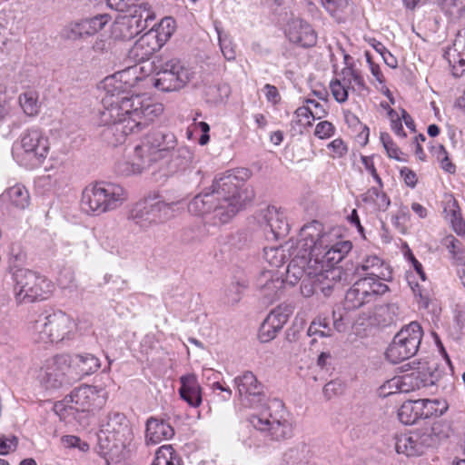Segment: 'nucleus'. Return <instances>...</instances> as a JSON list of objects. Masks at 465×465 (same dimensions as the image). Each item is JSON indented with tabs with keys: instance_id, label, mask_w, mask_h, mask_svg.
Wrapping results in <instances>:
<instances>
[{
	"instance_id": "nucleus-1",
	"label": "nucleus",
	"mask_w": 465,
	"mask_h": 465,
	"mask_svg": "<svg viewBox=\"0 0 465 465\" xmlns=\"http://www.w3.org/2000/svg\"><path fill=\"white\" fill-rule=\"evenodd\" d=\"M116 74L104 79L107 94L103 98L100 123L106 125L102 136L112 146L124 143L130 134H137L152 124L163 112L162 104L153 102L145 94L120 96L122 85L114 86Z\"/></svg>"
},
{
	"instance_id": "nucleus-2",
	"label": "nucleus",
	"mask_w": 465,
	"mask_h": 465,
	"mask_svg": "<svg viewBox=\"0 0 465 465\" xmlns=\"http://www.w3.org/2000/svg\"><path fill=\"white\" fill-rule=\"evenodd\" d=\"M243 186V179L228 171L216 177L210 188L195 195L188 211L198 216L212 214L215 223H227L254 198L253 191Z\"/></svg>"
},
{
	"instance_id": "nucleus-3",
	"label": "nucleus",
	"mask_w": 465,
	"mask_h": 465,
	"mask_svg": "<svg viewBox=\"0 0 465 465\" xmlns=\"http://www.w3.org/2000/svg\"><path fill=\"white\" fill-rule=\"evenodd\" d=\"M133 432L125 415L119 411H110L100 420L98 432L99 452L106 460H119Z\"/></svg>"
},
{
	"instance_id": "nucleus-4",
	"label": "nucleus",
	"mask_w": 465,
	"mask_h": 465,
	"mask_svg": "<svg viewBox=\"0 0 465 465\" xmlns=\"http://www.w3.org/2000/svg\"><path fill=\"white\" fill-rule=\"evenodd\" d=\"M127 200L121 185L99 182L86 186L82 193V208L88 213L99 215L119 208Z\"/></svg>"
},
{
	"instance_id": "nucleus-5",
	"label": "nucleus",
	"mask_w": 465,
	"mask_h": 465,
	"mask_svg": "<svg viewBox=\"0 0 465 465\" xmlns=\"http://www.w3.org/2000/svg\"><path fill=\"white\" fill-rule=\"evenodd\" d=\"M107 392L103 388L81 385L74 388L64 400L54 404V410L60 418H76L80 412L101 409L106 402Z\"/></svg>"
},
{
	"instance_id": "nucleus-6",
	"label": "nucleus",
	"mask_w": 465,
	"mask_h": 465,
	"mask_svg": "<svg viewBox=\"0 0 465 465\" xmlns=\"http://www.w3.org/2000/svg\"><path fill=\"white\" fill-rule=\"evenodd\" d=\"M174 202L166 203L159 194L148 195L136 203L128 214V219L146 231L164 223L173 217Z\"/></svg>"
},
{
	"instance_id": "nucleus-7",
	"label": "nucleus",
	"mask_w": 465,
	"mask_h": 465,
	"mask_svg": "<svg viewBox=\"0 0 465 465\" xmlns=\"http://www.w3.org/2000/svg\"><path fill=\"white\" fill-rule=\"evenodd\" d=\"M15 295L18 303L45 300L53 292L52 282L45 276L28 269L19 268L13 272Z\"/></svg>"
},
{
	"instance_id": "nucleus-8",
	"label": "nucleus",
	"mask_w": 465,
	"mask_h": 465,
	"mask_svg": "<svg viewBox=\"0 0 465 465\" xmlns=\"http://www.w3.org/2000/svg\"><path fill=\"white\" fill-rule=\"evenodd\" d=\"M176 145L177 140L173 133L153 130L144 137L142 144L135 146L134 157L138 160L135 164L144 169L164 158Z\"/></svg>"
},
{
	"instance_id": "nucleus-9",
	"label": "nucleus",
	"mask_w": 465,
	"mask_h": 465,
	"mask_svg": "<svg viewBox=\"0 0 465 465\" xmlns=\"http://www.w3.org/2000/svg\"><path fill=\"white\" fill-rule=\"evenodd\" d=\"M326 248L322 256V292L328 296L343 278L344 272L339 263L351 252L352 243L348 240H340Z\"/></svg>"
},
{
	"instance_id": "nucleus-10",
	"label": "nucleus",
	"mask_w": 465,
	"mask_h": 465,
	"mask_svg": "<svg viewBox=\"0 0 465 465\" xmlns=\"http://www.w3.org/2000/svg\"><path fill=\"white\" fill-rule=\"evenodd\" d=\"M423 331L417 322L402 327L394 336L386 351V358L393 364H397L414 356L420 347Z\"/></svg>"
},
{
	"instance_id": "nucleus-11",
	"label": "nucleus",
	"mask_w": 465,
	"mask_h": 465,
	"mask_svg": "<svg viewBox=\"0 0 465 465\" xmlns=\"http://www.w3.org/2000/svg\"><path fill=\"white\" fill-rule=\"evenodd\" d=\"M74 327L72 319L64 312L57 311L39 315L34 322L32 330L37 335V341L57 342L67 337Z\"/></svg>"
},
{
	"instance_id": "nucleus-12",
	"label": "nucleus",
	"mask_w": 465,
	"mask_h": 465,
	"mask_svg": "<svg viewBox=\"0 0 465 465\" xmlns=\"http://www.w3.org/2000/svg\"><path fill=\"white\" fill-rule=\"evenodd\" d=\"M153 77V86L162 92H173L183 88L193 73L178 58L163 62Z\"/></svg>"
},
{
	"instance_id": "nucleus-13",
	"label": "nucleus",
	"mask_w": 465,
	"mask_h": 465,
	"mask_svg": "<svg viewBox=\"0 0 465 465\" xmlns=\"http://www.w3.org/2000/svg\"><path fill=\"white\" fill-rule=\"evenodd\" d=\"M437 441V435L429 428L397 433L393 437L396 452L409 458L423 455L430 448L434 447Z\"/></svg>"
},
{
	"instance_id": "nucleus-14",
	"label": "nucleus",
	"mask_w": 465,
	"mask_h": 465,
	"mask_svg": "<svg viewBox=\"0 0 465 465\" xmlns=\"http://www.w3.org/2000/svg\"><path fill=\"white\" fill-rule=\"evenodd\" d=\"M388 291L389 287L384 282L371 281V278H361L347 291L344 310L353 311L374 302Z\"/></svg>"
},
{
	"instance_id": "nucleus-15",
	"label": "nucleus",
	"mask_w": 465,
	"mask_h": 465,
	"mask_svg": "<svg viewBox=\"0 0 465 465\" xmlns=\"http://www.w3.org/2000/svg\"><path fill=\"white\" fill-rule=\"evenodd\" d=\"M155 18L153 13L145 5L136 7L135 11L118 19L114 26L112 34L115 39L129 41L134 39L148 26L149 21Z\"/></svg>"
},
{
	"instance_id": "nucleus-16",
	"label": "nucleus",
	"mask_w": 465,
	"mask_h": 465,
	"mask_svg": "<svg viewBox=\"0 0 465 465\" xmlns=\"http://www.w3.org/2000/svg\"><path fill=\"white\" fill-rule=\"evenodd\" d=\"M20 145L23 154L28 159V165L35 167L42 163L49 152L48 138L37 128H31L22 134Z\"/></svg>"
},
{
	"instance_id": "nucleus-17",
	"label": "nucleus",
	"mask_w": 465,
	"mask_h": 465,
	"mask_svg": "<svg viewBox=\"0 0 465 465\" xmlns=\"http://www.w3.org/2000/svg\"><path fill=\"white\" fill-rule=\"evenodd\" d=\"M260 224L267 240H280L290 232L285 214L275 206H268L262 212Z\"/></svg>"
},
{
	"instance_id": "nucleus-18",
	"label": "nucleus",
	"mask_w": 465,
	"mask_h": 465,
	"mask_svg": "<svg viewBox=\"0 0 465 465\" xmlns=\"http://www.w3.org/2000/svg\"><path fill=\"white\" fill-rule=\"evenodd\" d=\"M320 223L318 220L305 223L301 229V239L295 246L302 259L320 258Z\"/></svg>"
},
{
	"instance_id": "nucleus-19",
	"label": "nucleus",
	"mask_w": 465,
	"mask_h": 465,
	"mask_svg": "<svg viewBox=\"0 0 465 465\" xmlns=\"http://www.w3.org/2000/svg\"><path fill=\"white\" fill-rule=\"evenodd\" d=\"M357 274L362 278H371L374 282H386L392 278L390 266L377 255H367L355 267Z\"/></svg>"
},
{
	"instance_id": "nucleus-20",
	"label": "nucleus",
	"mask_w": 465,
	"mask_h": 465,
	"mask_svg": "<svg viewBox=\"0 0 465 465\" xmlns=\"http://www.w3.org/2000/svg\"><path fill=\"white\" fill-rule=\"evenodd\" d=\"M70 369L68 360L65 356H55L47 361L42 382L46 389H58L65 382V373Z\"/></svg>"
},
{
	"instance_id": "nucleus-21",
	"label": "nucleus",
	"mask_w": 465,
	"mask_h": 465,
	"mask_svg": "<svg viewBox=\"0 0 465 465\" xmlns=\"http://www.w3.org/2000/svg\"><path fill=\"white\" fill-rule=\"evenodd\" d=\"M285 34L291 42L302 47H311L317 43V33L308 23L300 19L288 22Z\"/></svg>"
},
{
	"instance_id": "nucleus-22",
	"label": "nucleus",
	"mask_w": 465,
	"mask_h": 465,
	"mask_svg": "<svg viewBox=\"0 0 465 465\" xmlns=\"http://www.w3.org/2000/svg\"><path fill=\"white\" fill-rule=\"evenodd\" d=\"M443 56L452 67L453 75L460 77L465 72V29L457 33L452 45L447 47Z\"/></svg>"
},
{
	"instance_id": "nucleus-23",
	"label": "nucleus",
	"mask_w": 465,
	"mask_h": 465,
	"mask_svg": "<svg viewBox=\"0 0 465 465\" xmlns=\"http://www.w3.org/2000/svg\"><path fill=\"white\" fill-rule=\"evenodd\" d=\"M110 19L111 16L109 15L101 14L73 23L69 28L68 37L75 40L94 35L102 30Z\"/></svg>"
},
{
	"instance_id": "nucleus-24",
	"label": "nucleus",
	"mask_w": 465,
	"mask_h": 465,
	"mask_svg": "<svg viewBox=\"0 0 465 465\" xmlns=\"http://www.w3.org/2000/svg\"><path fill=\"white\" fill-rule=\"evenodd\" d=\"M286 411L282 401L274 399L269 402L268 409L260 415H252L250 422L257 430H264L272 424V420H286Z\"/></svg>"
},
{
	"instance_id": "nucleus-25",
	"label": "nucleus",
	"mask_w": 465,
	"mask_h": 465,
	"mask_svg": "<svg viewBox=\"0 0 465 465\" xmlns=\"http://www.w3.org/2000/svg\"><path fill=\"white\" fill-rule=\"evenodd\" d=\"M284 283V280L280 276H275L272 271L262 272L256 281L257 287L263 296L271 302L279 298Z\"/></svg>"
},
{
	"instance_id": "nucleus-26",
	"label": "nucleus",
	"mask_w": 465,
	"mask_h": 465,
	"mask_svg": "<svg viewBox=\"0 0 465 465\" xmlns=\"http://www.w3.org/2000/svg\"><path fill=\"white\" fill-rule=\"evenodd\" d=\"M234 384L241 399L250 400L252 397L253 399L258 398V401H261L262 385L252 371H246L242 375L234 378Z\"/></svg>"
},
{
	"instance_id": "nucleus-27",
	"label": "nucleus",
	"mask_w": 465,
	"mask_h": 465,
	"mask_svg": "<svg viewBox=\"0 0 465 465\" xmlns=\"http://www.w3.org/2000/svg\"><path fill=\"white\" fill-rule=\"evenodd\" d=\"M174 435L173 428L163 420L150 417L146 421L145 440L147 444H157Z\"/></svg>"
},
{
	"instance_id": "nucleus-28",
	"label": "nucleus",
	"mask_w": 465,
	"mask_h": 465,
	"mask_svg": "<svg viewBox=\"0 0 465 465\" xmlns=\"http://www.w3.org/2000/svg\"><path fill=\"white\" fill-rule=\"evenodd\" d=\"M411 372L419 390L436 385L441 375L435 361L419 362Z\"/></svg>"
},
{
	"instance_id": "nucleus-29",
	"label": "nucleus",
	"mask_w": 465,
	"mask_h": 465,
	"mask_svg": "<svg viewBox=\"0 0 465 465\" xmlns=\"http://www.w3.org/2000/svg\"><path fill=\"white\" fill-rule=\"evenodd\" d=\"M163 46V45L158 41L157 35L149 30L135 42L131 54L137 60L143 61L149 59L153 53L160 50Z\"/></svg>"
},
{
	"instance_id": "nucleus-30",
	"label": "nucleus",
	"mask_w": 465,
	"mask_h": 465,
	"mask_svg": "<svg viewBox=\"0 0 465 465\" xmlns=\"http://www.w3.org/2000/svg\"><path fill=\"white\" fill-rule=\"evenodd\" d=\"M179 394L192 407L202 403L201 387L194 374L183 375L180 378Z\"/></svg>"
},
{
	"instance_id": "nucleus-31",
	"label": "nucleus",
	"mask_w": 465,
	"mask_h": 465,
	"mask_svg": "<svg viewBox=\"0 0 465 465\" xmlns=\"http://www.w3.org/2000/svg\"><path fill=\"white\" fill-rule=\"evenodd\" d=\"M305 268V277L302 282L301 292L304 297H311L315 294L320 288V258L314 260L307 259Z\"/></svg>"
},
{
	"instance_id": "nucleus-32",
	"label": "nucleus",
	"mask_w": 465,
	"mask_h": 465,
	"mask_svg": "<svg viewBox=\"0 0 465 465\" xmlns=\"http://www.w3.org/2000/svg\"><path fill=\"white\" fill-rule=\"evenodd\" d=\"M294 248V243L290 241L277 247H264L263 258L272 267L279 268L292 257Z\"/></svg>"
},
{
	"instance_id": "nucleus-33",
	"label": "nucleus",
	"mask_w": 465,
	"mask_h": 465,
	"mask_svg": "<svg viewBox=\"0 0 465 465\" xmlns=\"http://www.w3.org/2000/svg\"><path fill=\"white\" fill-rule=\"evenodd\" d=\"M320 119L312 112L310 106H301L294 112V116L291 122V131L292 134H303L308 131L309 127L312 126V123Z\"/></svg>"
},
{
	"instance_id": "nucleus-34",
	"label": "nucleus",
	"mask_w": 465,
	"mask_h": 465,
	"mask_svg": "<svg viewBox=\"0 0 465 465\" xmlns=\"http://www.w3.org/2000/svg\"><path fill=\"white\" fill-rule=\"evenodd\" d=\"M446 218L450 222L452 230L459 236L465 235V220L461 215L460 208L455 198L450 197L444 206Z\"/></svg>"
},
{
	"instance_id": "nucleus-35",
	"label": "nucleus",
	"mask_w": 465,
	"mask_h": 465,
	"mask_svg": "<svg viewBox=\"0 0 465 465\" xmlns=\"http://www.w3.org/2000/svg\"><path fill=\"white\" fill-rule=\"evenodd\" d=\"M294 253L290 261L286 272L284 282L292 286L295 285L303 274L307 266V259H302L300 250L294 249Z\"/></svg>"
},
{
	"instance_id": "nucleus-36",
	"label": "nucleus",
	"mask_w": 465,
	"mask_h": 465,
	"mask_svg": "<svg viewBox=\"0 0 465 465\" xmlns=\"http://www.w3.org/2000/svg\"><path fill=\"white\" fill-rule=\"evenodd\" d=\"M420 404L419 400L407 401L403 402L398 411V418L400 421L405 425H411L418 420L422 419Z\"/></svg>"
},
{
	"instance_id": "nucleus-37",
	"label": "nucleus",
	"mask_w": 465,
	"mask_h": 465,
	"mask_svg": "<svg viewBox=\"0 0 465 465\" xmlns=\"http://www.w3.org/2000/svg\"><path fill=\"white\" fill-rule=\"evenodd\" d=\"M264 434V437L269 438L272 440H282L292 437V426L286 420H272V424L264 430H260Z\"/></svg>"
},
{
	"instance_id": "nucleus-38",
	"label": "nucleus",
	"mask_w": 465,
	"mask_h": 465,
	"mask_svg": "<svg viewBox=\"0 0 465 465\" xmlns=\"http://www.w3.org/2000/svg\"><path fill=\"white\" fill-rule=\"evenodd\" d=\"M74 363L81 376L90 375L100 368L99 359L89 353L75 355Z\"/></svg>"
},
{
	"instance_id": "nucleus-39",
	"label": "nucleus",
	"mask_w": 465,
	"mask_h": 465,
	"mask_svg": "<svg viewBox=\"0 0 465 465\" xmlns=\"http://www.w3.org/2000/svg\"><path fill=\"white\" fill-rule=\"evenodd\" d=\"M293 312V307L290 304H281L273 309L265 318L268 322L279 331Z\"/></svg>"
},
{
	"instance_id": "nucleus-40",
	"label": "nucleus",
	"mask_w": 465,
	"mask_h": 465,
	"mask_svg": "<svg viewBox=\"0 0 465 465\" xmlns=\"http://www.w3.org/2000/svg\"><path fill=\"white\" fill-rule=\"evenodd\" d=\"M182 460L172 445L161 446L155 453L152 465H181Z\"/></svg>"
},
{
	"instance_id": "nucleus-41",
	"label": "nucleus",
	"mask_w": 465,
	"mask_h": 465,
	"mask_svg": "<svg viewBox=\"0 0 465 465\" xmlns=\"http://www.w3.org/2000/svg\"><path fill=\"white\" fill-rule=\"evenodd\" d=\"M193 153L187 146H181L172 153L171 163L177 171L186 170L193 162Z\"/></svg>"
},
{
	"instance_id": "nucleus-42",
	"label": "nucleus",
	"mask_w": 465,
	"mask_h": 465,
	"mask_svg": "<svg viewBox=\"0 0 465 465\" xmlns=\"http://www.w3.org/2000/svg\"><path fill=\"white\" fill-rule=\"evenodd\" d=\"M6 196L11 203L19 209H25L29 205V193L26 188L21 184L10 187L6 191Z\"/></svg>"
},
{
	"instance_id": "nucleus-43",
	"label": "nucleus",
	"mask_w": 465,
	"mask_h": 465,
	"mask_svg": "<svg viewBox=\"0 0 465 465\" xmlns=\"http://www.w3.org/2000/svg\"><path fill=\"white\" fill-rule=\"evenodd\" d=\"M151 31L157 35L159 43L164 45L175 31V21L172 17H164Z\"/></svg>"
},
{
	"instance_id": "nucleus-44",
	"label": "nucleus",
	"mask_w": 465,
	"mask_h": 465,
	"mask_svg": "<svg viewBox=\"0 0 465 465\" xmlns=\"http://www.w3.org/2000/svg\"><path fill=\"white\" fill-rule=\"evenodd\" d=\"M322 5L336 22L344 20V11L348 5L346 0H322Z\"/></svg>"
},
{
	"instance_id": "nucleus-45",
	"label": "nucleus",
	"mask_w": 465,
	"mask_h": 465,
	"mask_svg": "<svg viewBox=\"0 0 465 465\" xmlns=\"http://www.w3.org/2000/svg\"><path fill=\"white\" fill-rule=\"evenodd\" d=\"M342 74V80L349 90L361 92L366 89L364 80L357 71L348 68Z\"/></svg>"
},
{
	"instance_id": "nucleus-46",
	"label": "nucleus",
	"mask_w": 465,
	"mask_h": 465,
	"mask_svg": "<svg viewBox=\"0 0 465 465\" xmlns=\"http://www.w3.org/2000/svg\"><path fill=\"white\" fill-rule=\"evenodd\" d=\"M19 103L27 115H35L39 111L37 95L35 92L29 91L20 94Z\"/></svg>"
},
{
	"instance_id": "nucleus-47",
	"label": "nucleus",
	"mask_w": 465,
	"mask_h": 465,
	"mask_svg": "<svg viewBox=\"0 0 465 465\" xmlns=\"http://www.w3.org/2000/svg\"><path fill=\"white\" fill-rule=\"evenodd\" d=\"M307 448L304 444L289 449L283 454V461L286 465H301L305 462Z\"/></svg>"
},
{
	"instance_id": "nucleus-48",
	"label": "nucleus",
	"mask_w": 465,
	"mask_h": 465,
	"mask_svg": "<svg viewBox=\"0 0 465 465\" xmlns=\"http://www.w3.org/2000/svg\"><path fill=\"white\" fill-rule=\"evenodd\" d=\"M139 0H107V5L118 12H130L135 11L136 7L146 6L149 8L148 4H138Z\"/></svg>"
},
{
	"instance_id": "nucleus-49",
	"label": "nucleus",
	"mask_w": 465,
	"mask_h": 465,
	"mask_svg": "<svg viewBox=\"0 0 465 465\" xmlns=\"http://www.w3.org/2000/svg\"><path fill=\"white\" fill-rule=\"evenodd\" d=\"M216 31L218 33V40L221 51L224 58L228 61H232L235 59L236 53L234 47L232 45L231 38L223 34L220 29L216 27Z\"/></svg>"
},
{
	"instance_id": "nucleus-50",
	"label": "nucleus",
	"mask_w": 465,
	"mask_h": 465,
	"mask_svg": "<svg viewBox=\"0 0 465 465\" xmlns=\"http://www.w3.org/2000/svg\"><path fill=\"white\" fill-rule=\"evenodd\" d=\"M420 415H422V419H429L432 416H441L448 410V404H442L441 411H438L435 403L430 402V400L428 399H420Z\"/></svg>"
},
{
	"instance_id": "nucleus-51",
	"label": "nucleus",
	"mask_w": 465,
	"mask_h": 465,
	"mask_svg": "<svg viewBox=\"0 0 465 465\" xmlns=\"http://www.w3.org/2000/svg\"><path fill=\"white\" fill-rule=\"evenodd\" d=\"M401 392V383L400 376L393 377L386 381L378 389V394L381 397L386 398L390 395Z\"/></svg>"
},
{
	"instance_id": "nucleus-52",
	"label": "nucleus",
	"mask_w": 465,
	"mask_h": 465,
	"mask_svg": "<svg viewBox=\"0 0 465 465\" xmlns=\"http://www.w3.org/2000/svg\"><path fill=\"white\" fill-rule=\"evenodd\" d=\"M26 253L19 247L13 245L10 252L9 267L11 270L16 271L25 262Z\"/></svg>"
},
{
	"instance_id": "nucleus-53",
	"label": "nucleus",
	"mask_w": 465,
	"mask_h": 465,
	"mask_svg": "<svg viewBox=\"0 0 465 465\" xmlns=\"http://www.w3.org/2000/svg\"><path fill=\"white\" fill-rule=\"evenodd\" d=\"M411 290L420 306L427 308L430 300V293L429 289L426 288L423 284L417 282L414 285H411Z\"/></svg>"
},
{
	"instance_id": "nucleus-54",
	"label": "nucleus",
	"mask_w": 465,
	"mask_h": 465,
	"mask_svg": "<svg viewBox=\"0 0 465 465\" xmlns=\"http://www.w3.org/2000/svg\"><path fill=\"white\" fill-rule=\"evenodd\" d=\"M330 88L334 99L339 103H344L348 99L349 89L342 81L335 80L331 82Z\"/></svg>"
},
{
	"instance_id": "nucleus-55",
	"label": "nucleus",
	"mask_w": 465,
	"mask_h": 465,
	"mask_svg": "<svg viewBox=\"0 0 465 465\" xmlns=\"http://www.w3.org/2000/svg\"><path fill=\"white\" fill-rule=\"evenodd\" d=\"M329 155L332 158H341L347 153V146L341 138L334 139L327 144Z\"/></svg>"
},
{
	"instance_id": "nucleus-56",
	"label": "nucleus",
	"mask_w": 465,
	"mask_h": 465,
	"mask_svg": "<svg viewBox=\"0 0 465 465\" xmlns=\"http://www.w3.org/2000/svg\"><path fill=\"white\" fill-rule=\"evenodd\" d=\"M381 141L389 157L396 159V160H401V157H400L401 151L395 145L392 139L391 138V136L388 134L381 133Z\"/></svg>"
},
{
	"instance_id": "nucleus-57",
	"label": "nucleus",
	"mask_w": 465,
	"mask_h": 465,
	"mask_svg": "<svg viewBox=\"0 0 465 465\" xmlns=\"http://www.w3.org/2000/svg\"><path fill=\"white\" fill-rule=\"evenodd\" d=\"M278 332L279 331L274 329V327L265 319L261 324L259 330V339L262 342H268L274 339Z\"/></svg>"
},
{
	"instance_id": "nucleus-58",
	"label": "nucleus",
	"mask_w": 465,
	"mask_h": 465,
	"mask_svg": "<svg viewBox=\"0 0 465 465\" xmlns=\"http://www.w3.org/2000/svg\"><path fill=\"white\" fill-rule=\"evenodd\" d=\"M343 391L344 383L340 380L331 381L323 387V392L328 398L340 395L343 392Z\"/></svg>"
},
{
	"instance_id": "nucleus-59",
	"label": "nucleus",
	"mask_w": 465,
	"mask_h": 465,
	"mask_svg": "<svg viewBox=\"0 0 465 465\" xmlns=\"http://www.w3.org/2000/svg\"><path fill=\"white\" fill-rule=\"evenodd\" d=\"M401 383V393H409L411 391H419L415 377L412 372L400 376Z\"/></svg>"
},
{
	"instance_id": "nucleus-60",
	"label": "nucleus",
	"mask_w": 465,
	"mask_h": 465,
	"mask_svg": "<svg viewBox=\"0 0 465 465\" xmlns=\"http://www.w3.org/2000/svg\"><path fill=\"white\" fill-rule=\"evenodd\" d=\"M361 163L364 165L366 171H368L370 174L373 177L374 181L377 183L379 187L382 188L383 183L374 166L373 158L371 156H361Z\"/></svg>"
},
{
	"instance_id": "nucleus-61",
	"label": "nucleus",
	"mask_w": 465,
	"mask_h": 465,
	"mask_svg": "<svg viewBox=\"0 0 465 465\" xmlns=\"http://www.w3.org/2000/svg\"><path fill=\"white\" fill-rule=\"evenodd\" d=\"M18 443V439L12 436L10 439L4 435H0V454L5 455L12 450H15Z\"/></svg>"
},
{
	"instance_id": "nucleus-62",
	"label": "nucleus",
	"mask_w": 465,
	"mask_h": 465,
	"mask_svg": "<svg viewBox=\"0 0 465 465\" xmlns=\"http://www.w3.org/2000/svg\"><path fill=\"white\" fill-rule=\"evenodd\" d=\"M400 173L407 186L411 188H414L416 186L418 180L417 175L413 171H411L408 167H403L401 168Z\"/></svg>"
},
{
	"instance_id": "nucleus-63",
	"label": "nucleus",
	"mask_w": 465,
	"mask_h": 465,
	"mask_svg": "<svg viewBox=\"0 0 465 465\" xmlns=\"http://www.w3.org/2000/svg\"><path fill=\"white\" fill-rule=\"evenodd\" d=\"M264 91H265V97L269 103H272V104H277L280 100L281 96L278 92V89L270 84H266L264 85Z\"/></svg>"
},
{
	"instance_id": "nucleus-64",
	"label": "nucleus",
	"mask_w": 465,
	"mask_h": 465,
	"mask_svg": "<svg viewBox=\"0 0 465 465\" xmlns=\"http://www.w3.org/2000/svg\"><path fill=\"white\" fill-rule=\"evenodd\" d=\"M244 288L245 285L241 284L240 282L232 283L229 290V293L227 294L229 302L232 303H237L241 299V293Z\"/></svg>"
}]
</instances>
